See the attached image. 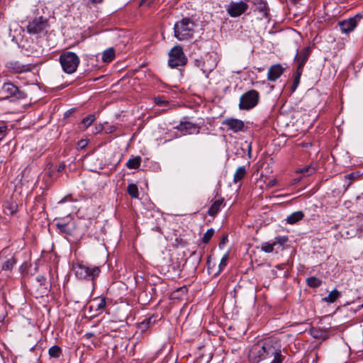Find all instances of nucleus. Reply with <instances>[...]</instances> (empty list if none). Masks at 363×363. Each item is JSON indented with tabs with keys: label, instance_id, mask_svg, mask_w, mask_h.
Wrapping results in <instances>:
<instances>
[{
	"label": "nucleus",
	"instance_id": "obj_1",
	"mask_svg": "<svg viewBox=\"0 0 363 363\" xmlns=\"http://www.w3.org/2000/svg\"><path fill=\"white\" fill-rule=\"evenodd\" d=\"M285 356L282 354L280 342L277 339H267L254 345L249 353L251 363H282Z\"/></svg>",
	"mask_w": 363,
	"mask_h": 363
},
{
	"label": "nucleus",
	"instance_id": "obj_2",
	"mask_svg": "<svg viewBox=\"0 0 363 363\" xmlns=\"http://www.w3.org/2000/svg\"><path fill=\"white\" fill-rule=\"evenodd\" d=\"M195 23L189 18H183L174 26V36L179 40H186L194 37Z\"/></svg>",
	"mask_w": 363,
	"mask_h": 363
},
{
	"label": "nucleus",
	"instance_id": "obj_3",
	"mask_svg": "<svg viewBox=\"0 0 363 363\" xmlns=\"http://www.w3.org/2000/svg\"><path fill=\"white\" fill-rule=\"evenodd\" d=\"M74 271L77 277L80 279H92L97 277L101 269L99 267H90L83 263H78L74 266Z\"/></svg>",
	"mask_w": 363,
	"mask_h": 363
},
{
	"label": "nucleus",
	"instance_id": "obj_4",
	"mask_svg": "<svg viewBox=\"0 0 363 363\" xmlns=\"http://www.w3.org/2000/svg\"><path fill=\"white\" fill-rule=\"evenodd\" d=\"M60 62L65 72L72 74L79 64V57L72 52H65L60 55Z\"/></svg>",
	"mask_w": 363,
	"mask_h": 363
},
{
	"label": "nucleus",
	"instance_id": "obj_5",
	"mask_svg": "<svg viewBox=\"0 0 363 363\" xmlns=\"http://www.w3.org/2000/svg\"><path fill=\"white\" fill-rule=\"evenodd\" d=\"M259 94L257 91L252 89L244 93L240 98L239 108L250 110L255 107L259 102Z\"/></svg>",
	"mask_w": 363,
	"mask_h": 363
},
{
	"label": "nucleus",
	"instance_id": "obj_6",
	"mask_svg": "<svg viewBox=\"0 0 363 363\" xmlns=\"http://www.w3.org/2000/svg\"><path fill=\"white\" fill-rule=\"evenodd\" d=\"M187 58L180 45H175L169 52L168 65L172 67L184 66L186 64Z\"/></svg>",
	"mask_w": 363,
	"mask_h": 363
},
{
	"label": "nucleus",
	"instance_id": "obj_7",
	"mask_svg": "<svg viewBox=\"0 0 363 363\" xmlns=\"http://www.w3.org/2000/svg\"><path fill=\"white\" fill-rule=\"evenodd\" d=\"M250 0H241L239 1H231L225 5L227 13L232 18H237L245 13L249 8L247 2Z\"/></svg>",
	"mask_w": 363,
	"mask_h": 363
},
{
	"label": "nucleus",
	"instance_id": "obj_8",
	"mask_svg": "<svg viewBox=\"0 0 363 363\" xmlns=\"http://www.w3.org/2000/svg\"><path fill=\"white\" fill-rule=\"evenodd\" d=\"M48 22L42 16L35 18L27 26V31L33 35H45L47 33Z\"/></svg>",
	"mask_w": 363,
	"mask_h": 363
},
{
	"label": "nucleus",
	"instance_id": "obj_9",
	"mask_svg": "<svg viewBox=\"0 0 363 363\" xmlns=\"http://www.w3.org/2000/svg\"><path fill=\"white\" fill-rule=\"evenodd\" d=\"M0 94L4 99L13 98V99H20L25 98V94L11 82L3 84L0 89Z\"/></svg>",
	"mask_w": 363,
	"mask_h": 363
},
{
	"label": "nucleus",
	"instance_id": "obj_10",
	"mask_svg": "<svg viewBox=\"0 0 363 363\" xmlns=\"http://www.w3.org/2000/svg\"><path fill=\"white\" fill-rule=\"evenodd\" d=\"M6 67L10 72L20 74L30 72L35 68L33 64H23L18 61H11L6 63Z\"/></svg>",
	"mask_w": 363,
	"mask_h": 363
},
{
	"label": "nucleus",
	"instance_id": "obj_11",
	"mask_svg": "<svg viewBox=\"0 0 363 363\" xmlns=\"http://www.w3.org/2000/svg\"><path fill=\"white\" fill-rule=\"evenodd\" d=\"M222 124L228 128V130H232L234 133H238L243 130L245 125L244 122L241 120L236 118H226Z\"/></svg>",
	"mask_w": 363,
	"mask_h": 363
},
{
	"label": "nucleus",
	"instance_id": "obj_12",
	"mask_svg": "<svg viewBox=\"0 0 363 363\" xmlns=\"http://www.w3.org/2000/svg\"><path fill=\"white\" fill-rule=\"evenodd\" d=\"M357 18L358 16H356L354 17L350 18L347 20L340 21L339 23V26L342 33H348L352 31L357 25Z\"/></svg>",
	"mask_w": 363,
	"mask_h": 363
},
{
	"label": "nucleus",
	"instance_id": "obj_13",
	"mask_svg": "<svg viewBox=\"0 0 363 363\" xmlns=\"http://www.w3.org/2000/svg\"><path fill=\"white\" fill-rule=\"evenodd\" d=\"M284 69L280 64L271 66L267 72V79L270 82H275L282 75Z\"/></svg>",
	"mask_w": 363,
	"mask_h": 363
},
{
	"label": "nucleus",
	"instance_id": "obj_14",
	"mask_svg": "<svg viewBox=\"0 0 363 363\" xmlns=\"http://www.w3.org/2000/svg\"><path fill=\"white\" fill-rule=\"evenodd\" d=\"M253 4L255 6V11L261 14L260 18H267L269 17V9L267 3L264 0H254Z\"/></svg>",
	"mask_w": 363,
	"mask_h": 363
},
{
	"label": "nucleus",
	"instance_id": "obj_15",
	"mask_svg": "<svg viewBox=\"0 0 363 363\" xmlns=\"http://www.w3.org/2000/svg\"><path fill=\"white\" fill-rule=\"evenodd\" d=\"M310 53L311 48L309 47L304 48L299 55L296 53L295 59L297 60V64H299L301 66H304L308 59Z\"/></svg>",
	"mask_w": 363,
	"mask_h": 363
},
{
	"label": "nucleus",
	"instance_id": "obj_16",
	"mask_svg": "<svg viewBox=\"0 0 363 363\" xmlns=\"http://www.w3.org/2000/svg\"><path fill=\"white\" fill-rule=\"evenodd\" d=\"M177 128L184 134H191L196 130V126L191 122H182Z\"/></svg>",
	"mask_w": 363,
	"mask_h": 363
},
{
	"label": "nucleus",
	"instance_id": "obj_17",
	"mask_svg": "<svg viewBox=\"0 0 363 363\" xmlns=\"http://www.w3.org/2000/svg\"><path fill=\"white\" fill-rule=\"evenodd\" d=\"M304 217V213L301 211H298L291 213L286 218V223L291 225L295 224L301 220Z\"/></svg>",
	"mask_w": 363,
	"mask_h": 363
},
{
	"label": "nucleus",
	"instance_id": "obj_18",
	"mask_svg": "<svg viewBox=\"0 0 363 363\" xmlns=\"http://www.w3.org/2000/svg\"><path fill=\"white\" fill-rule=\"evenodd\" d=\"M224 199H220L215 201L208 211V213L209 216H214L218 212L220 211V207L223 205Z\"/></svg>",
	"mask_w": 363,
	"mask_h": 363
},
{
	"label": "nucleus",
	"instance_id": "obj_19",
	"mask_svg": "<svg viewBox=\"0 0 363 363\" xmlns=\"http://www.w3.org/2000/svg\"><path fill=\"white\" fill-rule=\"evenodd\" d=\"M141 164V157L140 156H136L130 158L125 165L128 169H138L140 167Z\"/></svg>",
	"mask_w": 363,
	"mask_h": 363
},
{
	"label": "nucleus",
	"instance_id": "obj_20",
	"mask_svg": "<svg viewBox=\"0 0 363 363\" xmlns=\"http://www.w3.org/2000/svg\"><path fill=\"white\" fill-rule=\"evenodd\" d=\"M16 263V259L14 257H11L6 259L1 266V269L4 271H11L13 267Z\"/></svg>",
	"mask_w": 363,
	"mask_h": 363
},
{
	"label": "nucleus",
	"instance_id": "obj_21",
	"mask_svg": "<svg viewBox=\"0 0 363 363\" xmlns=\"http://www.w3.org/2000/svg\"><path fill=\"white\" fill-rule=\"evenodd\" d=\"M247 173L246 168L244 166L239 167L233 176L234 183H237L242 180Z\"/></svg>",
	"mask_w": 363,
	"mask_h": 363
},
{
	"label": "nucleus",
	"instance_id": "obj_22",
	"mask_svg": "<svg viewBox=\"0 0 363 363\" xmlns=\"http://www.w3.org/2000/svg\"><path fill=\"white\" fill-rule=\"evenodd\" d=\"M115 57V50L113 48L106 49L102 55V60L104 62H110Z\"/></svg>",
	"mask_w": 363,
	"mask_h": 363
},
{
	"label": "nucleus",
	"instance_id": "obj_23",
	"mask_svg": "<svg viewBox=\"0 0 363 363\" xmlns=\"http://www.w3.org/2000/svg\"><path fill=\"white\" fill-rule=\"evenodd\" d=\"M106 306V300L104 298H101L94 301L92 304L90 306L91 310L95 309V311H101Z\"/></svg>",
	"mask_w": 363,
	"mask_h": 363
},
{
	"label": "nucleus",
	"instance_id": "obj_24",
	"mask_svg": "<svg viewBox=\"0 0 363 363\" xmlns=\"http://www.w3.org/2000/svg\"><path fill=\"white\" fill-rule=\"evenodd\" d=\"M216 65L217 62L216 57H213L211 55L209 57V59L203 63V65L206 67V71L207 72L212 71L216 67Z\"/></svg>",
	"mask_w": 363,
	"mask_h": 363
},
{
	"label": "nucleus",
	"instance_id": "obj_25",
	"mask_svg": "<svg viewBox=\"0 0 363 363\" xmlns=\"http://www.w3.org/2000/svg\"><path fill=\"white\" fill-rule=\"evenodd\" d=\"M127 191L132 198L138 199L139 196L138 189L135 184H128Z\"/></svg>",
	"mask_w": 363,
	"mask_h": 363
},
{
	"label": "nucleus",
	"instance_id": "obj_26",
	"mask_svg": "<svg viewBox=\"0 0 363 363\" xmlns=\"http://www.w3.org/2000/svg\"><path fill=\"white\" fill-rule=\"evenodd\" d=\"M276 245V242H265L261 245L262 251L266 253H271L274 250V247Z\"/></svg>",
	"mask_w": 363,
	"mask_h": 363
},
{
	"label": "nucleus",
	"instance_id": "obj_27",
	"mask_svg": "<svg viewBox=\"0 0 363 363\" xmlns=\"http://www.w3.org/2000/svg\"><path fill=\"white\" fill-rule=\"evenodd\" d=\"M96 120V117L94 114H90L88 116L83 118L82 121V125L84 128V129H86L89 128L92 123Z\"/></svg>",
	"mask_w": 363,
	"mask_h": 363
},
{
	"label": "nucleus",
	"instance_id": "obj_28",
	"mask_svg": "<svg viewBox=\"0 0 363 363\" xmlns=\"http://www.w3.org/2000/svg\"><path fill=\"white\" fill-rule=\"evenodd\" d=\"M339 296L340 292L337 290L334 289L328 294V296L325 297L323 300L328 303H333Z\"/></svg>",
	"mask_w": 363,
	"mask_h": 363
},
{
	"label": "nucleus",
	"instance_id": "obj_29",
	"mask_svg": "<svg viewBox=\"0 0 363 363\" xmlns=\"http://www.w3.org/2000/svg\"><path fill=\"white\" fill-rule=\"evenodd\" d=\"M61 348L57 345L52 346L48 351L49 355L51 357L57 358L61 354Z\"/></svg>",
	"mask_w": 363,
	"mask_h": 363
},
{
	"label": "nucleus",
	"instance_id": "obj_30",
	"mask_svg": "<svg viewBox=\"0 0 363 363\" xmlns=\"http://www.w3.org/2000/svg\"><path fill=\"white\" fill-rule=\"evenodd\" d=\"M306 282L310 287L313 288L318 287L321 284V281L315 277L308 278Z\"/></svg>",
	"mask_w": 363,
	"mask_h": 363
},
{
	"label": "nucleus",
	"instance_id": "obj_31",
	"mask_svg": "<svg viewBox=\"0 0 363 363\" xmlns=\"http://www.w3.org/2000/svg\"><path fill=\"white\" fill-rule=\"evenodd\" d=\"M70 224L69 223H61L57 224V227L59 230L67 235H71L72 234V228H70Z\"/></svg>",
	"mask_w": 363,
	"mask_h": 363
},
{
	"label": "nucleus",
	"instance_id": "obj_32",
	"mask_svg": "<svg viewBox=\"0 0 363 363\" xmlns=\"http://www.w3.org/2000/svg\"><path fill=\"white\" fill-rule=\"evenodd\" d=\"M213 234H214V230L213 228L208 229L205 233V234L203 235V236L202 238L203 243L207 244L210 241L211 238L213 237Z\"/></svg>",
	"mask_w": 363,
	"mask_h": 363
},
{
	"label": "nucleus",
	"instance_id": "obj_33",
	"mask_svg": "<svg viewBox=\"0 0 363 363\" xmlns=\"http://www.w3.org/2000/svg\"><path fill=\"white\" fill-rule=\"evenodd\" d=\"M289 240V238L287 236H278L275 238V240L274 242H276V245L278 244L280 246H283L286 242H287Z\"/></svg>",
	"mask_w": 363,
	"mask_h": 363
},
{
	"label": "nucleus",
	"instance_id": "obj_34",
	"mask_svg": "<svg viewBox=\"0 0 363 363\" xmlns=\"http://www.w3.org/2000/svg\"><path fill=\"white\" fill-rule=\"evenodd\" d=\"M301 173H303L304 175H311L315 172V169L311 166H308L301 170L298 171Z\"/></svg>",
	"mask_w": 363,
	"mask_h": 363
},
{
	"label": "nucleus",
	"instance_id": "obj_35",
	"mask_svg": "<svg viewBox=\"0 0 363 363\" xmlns=\"http://www.w3.org/2000/svg\"><path fill=\"white\" fill-rule=\"evenodd\" d=\"M152 317L145 319L143 322H141L140 328L143 330L147 329L150 326V325L152 323Z\"/></svg>",
	"mask_w": 363,
	"mask_h": 363
},
{
	"label": "nucleus",
	"instance_id": "obj_36",
	"mask_svg": "<svg viewBox=\"0 0 363 363\" xmlns=\"http://www.w3.org/2000/svg\"><path fill=\"white\" fill-rule=\"evenodd\" d=\"M228 259V254L226 253L222 257L219 264V272L222 271L223 269L226 266L227 260Z\"/></svg>",
	"mask_w": 363,
	"mask_h": 363
},
{
	"label": "nucleus",
	"instance_id": "obj_37",
	"mask_svg": "<svg viewBox=\"0 0 363 363\" xmlns=\"http://www.w3.org/2000/svg\"><path fill=\"white\" fill-rule=\"evenodd\" d=\"M7 134V127L4 125H0V140H3Z\"/></svg>",
	"mask_w": 363,
	"mask_h": 363
},
{
	"label": "nucleus",
	"instance_id": "obj_38",
	"mask_svg": "<svg viewBox=\"0 0 363 363\" xmlns=\"http://www.w3.org/2000/svg\"><path fill=\"white\" fill-rule=\"evenodd\" d=\"M6 208L9 211V213L13 214L16 211L17 206L15 203H9Z\"/></svg>",
	"mask_w": 363,
	"mask_h": 363
},
{
	"label": "nucleus",
	"instance_id": "obj_39",
	"mask_svg": "<svg viewBox=\"0 0 363 363\" xmlns=\"http://www.w3.org/2000/svg\"><path fill=\"white\" fill-rule=\"evenodd\" d=\"M304 66H301L299 64H298L297 69H296V79H300V77L303 72V68Z\"/></svg>",
	"mask_w": 363,
	"mask_h": 363
},
{
	"label": "nucleus",
	"instance_id": "obj_40",
	"mask_svg": "<svg viewBox=\"0 0 363 363\" xmlns=\"http://www.w3.org/2000/svg\"><path fill=\"white\" fill-rule=\"evenodd\" d=\"M358 177V175L356 174V173H350L347 175H346V177L348 179H350V180H354V179H356L357 177Z\"/></svg>",
	"mask_w": 363,
	"mask_h": 363
},
{
	"label": "nucleus",
	"instance_id": "obj_41",
	"mask_svg": "<svg viewBox=\"0 0 363 363\" xmlns=\"http://www.w3.org/2000/svg\"><path fill=\"white\" fill-rule=\"evenodd\" d=\"M90 1L94 4H101L104 1V0H90Z\"/></svg>",
	"mask_w": 363,
	"mask_h": 363
},
{
	"label": "nucleus",
	"instance_id": "obj_42",
	"mask_svg": "<svg viewBox=\"0 0 363 363\" xmlns=\"http://www.w3.org/2000/svg\"><path fill=\"white\" fill-rule=\"evenodd\" d=\"M155 103H156L157 104H164V103H165V101H162V100H161V99H155Z\"/></svg>",
	"mask_w": 363,
	"mask_h": 363
},
{
	"label": "nucleus",
	"instance_id": "obj_43",
	"mask_svg": "<svg viewBox=\"0 0 363 363\" xmlns=\"http://www.w3.org/2000/svg\"><path fill=\"white\" fill-rule=\"evenodd\" d=\"M65 168V164H60L58 168V172L62 171Z\"/></svg>",
	"mask_w": 363,
	"mask_h": 363
},
{
	"label": "nucleus",
	"instance_id": "obj_44",
	"mask_svg": "<svg viewBox=\"0 0 363 363\" xmlns=\"http://www.w3.org/2000/svg\"><path fill=\"white\" fill-rule=\"evenodd\" d=\"M299 81H300V79H296V76L295 79H294V84H296V86H297V84L299 83Z\"/></svg>",
	"mask_w": 363,
	"mask_h": 363
},
{
	"label": "nucleus",
	"instance_id": "obj_45",
	"mask_svg": "<svg viewBox=\"0 0 363 363\" xmlns=\"http://www.w3.org/2000/svg\"><path fill=\"white\" fill-rule=\"evenodd\" d=\"M293 3L298 4L301 0H291Z\"/></svg>",
	"mask_w": 363,
	"mask_h": 363
},
{
	"label": "nucleus",
	"instance_id": "obj_46",
	"mask_svg": "<svg viewBox=\"0 0 363 363\" xmlns=\"http://www.w3.org/2000/svg\"><path fill=\"white\" fill-rule=\"evenodd\" d=\"M101 130H102V126H100V127H99V130H97V132H100V131H101Z\"/></svg>",
	"mask_w": 363,
	"mask_h": 363
},
{
	"label": "nucleus",
	"instance_id": "obj_47",
	"mask_svg": "<svg viewBox=\"0 0 363 363\" xmlns=\"http://www.w3.org/2000/svg\"><path fill=\"white\" fill-rule=\"evenodd\" d=\"M113 129H114V128L112 126V127H111V128H110V130H109V131H110V132H112Z\"/></svg>",
	"mask_w": 363,
	"mask_h": 363
},
{
	"label": "nucleus",
	"instance_id": "obj_48",
	"mask_svg": "<svg viewBox=\"0 0 363 363\" xmlns=\"http://www.w3.org/2000/svg\"><path fill=\"white\" fill-rule=\"evenodd\" d=\"M225 240H226V238H224L223 239V243L225 242Z\"/></svg>",
	"mask_w": 363,
	"mask_h": 363
}]
</instances>
